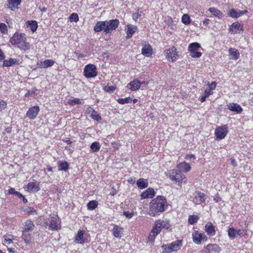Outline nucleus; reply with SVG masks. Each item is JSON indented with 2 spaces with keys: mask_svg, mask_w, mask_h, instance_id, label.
Wrapping results in <instances>:
<instances>
[{
  "mask_svg": "<svg viewBox=\"0 0 253 253\" xmlns=\"http://www.w3.org/2000/svg\"><path fill=\"white\" fill-rule=\"evenodd\" d=\"M59 218L57 216L52 217L50 219L49 226L53 230H57L59 227Z\"/></svg>",
  "mask_w": 253,
  "mask_h": 253,
  "instance_id": "obj_26",
  "label": "nucleus"
},
{
  "mask_svg": "<svg viewBox=\"0 0 253 253\" xmlns=\"http://www.w3.org/2000/svg\"><path fill=\"white\" fill-rule=\"evenodd\" d=\"M69 168L68 163L66 161L60 162L58 166L59 170L67 171Z\"/></svg>",
  "mask_w": 253,
  "mask_h": 253,
  "instance_id": "obj_38",
  "label": "nucleus"
},
{
  "mask_svg": "<svg viewBox=\"0 0 253 253\" xmlns=\"http://www.w3.org/2000/svg\"><path fill=\"white\" fill-rule=\"evenodd\" d=\"M228 109L237 114H240L243 111V109L237 103H230L227 105Z\"/></svg>",
  "mask_w": 253,
  "mask_h": 253,
  "instance_id": "obj_16",
  "label": "nucleus"
},
{
  "mask_svg": "<svg viewBox=\"0 0 253 253\" xmlns=\"http://www.w3.org/2000/svg\"><path fill=\"white\" fill-rule=\"evenodd\" d=\"M28 26H29L32 32H35L38 27V23L36 21L32 20L28 21L27 22Z\"/></svg>",
  "mask_w": 253,
  "mask_h": 253,
  "instance_id": "obj_35",
  "label": "nucleus"
},
{
  "mask_svg": "<svg viewBox=\"0 0 253 253\" xmlns=\"http://www.w3.org/2000/svg\"><path fill=\"white\" fill-rule=\"evenodd\" d=\"M192 238L194 243L196 244H200L202 241H207V237L204 233L194 231L192 233Z\"/></svg>",
  "mask_w": 253,
  "mask_h": 253,
  "instance_id": "obj_9",
  "label": "nucleus"
},
{
  "mask_svg": "<svg viewBox=\"0 0 253 253\" xmlns=\"http://www.w3.org/2000/svg\"><path fill=\"white\" fill-rule=\"evenodd\" d=\"M177 56L178 54L176 51V48L174 46H172L167 50L166 58L169 61H175Z\"/></svg>",
  "mask_w": 253,
  "mask_h": 253,
  "instance_id": "obj_11",
  "label": "nucleus"
},
{
  "mask_svg": "<svg viewBox=\"0 0 253 253\" xmlns=\"http://www.w3.org/2000/svg\"><path fill=\"white\" fill-rule=\"evenodd\" d=\"M167 208L166 198L162 196H158L150 203L148 214L151 216H155L157 214L164 211Z\"/></svg>",
  "mask_w": 253,
  "mask_h": 253,
  "instance_id": "obj_1",
  "label": "nucleus"
},
{
  "mask_svg": "<svg viewBox=\"0 0 253 253\" xmlns=\"http://www.w3.org/2000/svg\"><path fill=\"white\" fill-rule=\"evenodd\" d=\"M132 99L130 97L126 98H118L117 101L120 104H125L126 103H130L132 101Z\"/></svg>",
  "mask_w": 253,
  "mask_h": 253,
  "instance_id": "obj_41",
  "label": "nucleus"
},
{
  "mask_svg": "<svg viewBox=\"0 0 253 253\" xmlns=\"http://www.w3.org/2000/svg\"><path fill=\"white\" fill-rule=\"evenodd\" d=\"M34 227L35 225L31 220H27L25 223L24 228L23 231L31 232Z\"/></svg>",
  "mask_w": 253,
  "mask_h": 253,
  "instance_id": "obj_29",
  "label": "nucleus"
},
{
  "mask_svg": "<svg viewBox=\"0 0 253 253\" xmlns=\"http://www.w3.org/2000/svg\"><path fill=\"white\" fill-rule=\"evenodd\" d=\"M71 22H78L79 20V16L77 13H73L70 16L69 18Z\"/></svg>",
  "mask_w": 253,
  "mask_h": 253,
  "instance_id": "obj_46",
  "label": "nucleus"
},
{
  "mask_svg": "<svg viewBox=\"0 0 253 253\" xmlns=\"http://www.w3.org/2000/svg\"><path fill=\"white\" fill-rule=\"evenodd\" d=\"M68 103L69 105L72 106L76 105V104H81L82 103V101L79 98H74L69 99L68 101Z\"/></svg>",
  "mask_w": 253,
  "mask_h": 253,
  "instance_id": "obj_44",
  "label": "nucleus"
},
{
  "mask_svg": "<svg viewBox=\"0 0 253 253\" xmlns=\"http://www.w3.org/2000/svg\"><path fill=\"white\" fill-rule=\"evenodd\" d=\"M142 13V11L138 9V11L132 14V18L134 20L136 21L139 17H140Z\"/></svg>",
  "mask_w": 253,
  "mask_h": 253,
  "instance_id": "obj_47",
  "label": "nucleus"
},
{
  "mask_svg": "<svg viewBox=\"0 0 253 253\" xmlns=\"http://www.w3.org/2000/svg\"><path fill=\"white\" fill-rule=\"evenodd\" d=\"M5 56L3 51L0 49V60H2L5 58Z\"/></svg>",
  "mask_w": 253,
  "mask_h": 253,
  "instance_id": "obj_58",
  "label": "nucleus"
},
{
  "mask_svg": "<svg viewBox=\"0 0 253 253\" xmlns=\"http://www.w3.org/2000/svg\"><path fill=\"white\" fill-rule=\"evenodd\" d=\"M155 195L154 190L152 188H149L143 192L140 196L141 199L152 198Z\"/></svg>",
  "mask_w": 253,
  "mask_h": 253,
  "instance_id": "obj_17",
  "label": "nucleus"
},
{
  "mask_svg": "<svg viewBox=\"0 0 253 253\" xmlns=\"http://www.w3.org/2000/svg\"><path fill=\"white\" fill-rule=\"evenodd\" d=\"M237 234V230L233 227H230L228 230V235L231 239H234Z\"/></svg>",
  "mask_w": 253,
  "mask_h": 253,
  "instance_id": "obj_42",
  "label": "nucleus"
},
{
  "mask_svg": "<svg viewBox=\"0 0 253 253\" xmlns=\"http://www.w3.org/2000/svg\"><path fill=\"white\" fill-rule=\"evenodd\" d=\"M101 148V145L97 141L93 142L90 145V151L92 153H95L99 150Z\"/></svg>",
  "mask_w": 253,
  "mask_h": 253,
  "instance_id": "obj_34",
  "label": "nucleus"
},
{
  "mask_svg": "<svg viewBox=\"0 0 253 253\" xmlns=\"http://www.w3.org/2000/svg\"><path fill=\"white\" fill-rule=\"evenodd\" d=\"M169 246L170 247V249H171L172 252H176L182 246V241L177 240L174 242H172L169 245Z\"/></svg>",
  "mask_w": 253,
  "mask_h": 253,
  "instance_id": "obj_23",
  "label": "nucleus"
},
{
  "mask_svg": "<svg viewBox=\"0 0 253 253\" xmlns=\"http://www.w3.org/2000/svg\"><path fill=\"white\" fill-rule=\"evenodd\" d=\"M163 229L169 232L172 228L169 221L158 219L155 221L151 232L158 235Z\"/></svg>",
  "mask_w": 253,
  "mask_h": 253,
  "instance_id": "obj_3",
  "label": "nucleus"
},
{
  "mask_svg": "<svg viewBox=\"0 0 253 253\" xmlns=\"http://www.w3.org/2000/svg\"><path fill=\"white\" fill-rule=\"evenodd\" d=\"M221 248L216 244H209L202 251L201 253H219Z\"/></svg>",
  "mask_w": 253,
  "mask_h": 253,
  "instance_id": "obj_10",
  "label": "nucleus"
},
{
  "mask_svg": "<svg viewBox=\"0 0 253 253\" xmlns=\"http://www.w3.org/2000/svg\"><path fill=\"white\" fill-rule=\"evenodd\" d=\"M27 190L32 192H36L39 190L38 185L36 182H29L27 186Z\"/></svg>",
  "mask_w": 253,
  "mask_h": 253,
  "instance_id": "obj_30",
  "label": "nucleus"
},
{
  "mask_svg": "<svg viewBox=\"0 0 253 253\" xmlns=\"http://www.w3.org/2000/svg\"><path fill=\"white\" fill-rule=\"evenodd\" d=\"M0 31L2 34H6L7 32V27L4 23H0Z\"/></svg>",
  "mask_w": 253,
  "mask_h": 253,
  "instance_id": "obj_48",
  "label": "nucleus"
},
{
  "mask_svg": "<svg viewBox=\"0 0 253 253\" xmlns=\"http://www.w3.org/2000/svg\"><path fill=\"white\" fill-rule=\"evenodd\" d=\"M141 84V82L137 79H134L127 84L126 87L132 91L138 90Z\"/></svg>",
  "mask_w": 253,
  "mask_h": 253,
  "instance_id": "obj_15",
  "label": "nucleus"
},
{
  "mask_svg": "<svg viewBox=\"0 0 253 253\" xmlns=\"http://www.w3.org/2000/svg\"><path fill=\"white\" fill-rule=\"evenodd\" d=\"M86 114L90 118L97 121H100L102 118L99 115L97 112L92 107H88L86 109Z\"/></svg>",
  "mask_w": 253,
  "mask_h": 253,
  "instance_id": "obj_14",
  "label": "nucleus"
},
{
  "mask_svg": "<svg viewBox=\"0 0 253 253\" xmlns=\"http://www.w3.org/2000/svg\"><path fill=\"white\" fill-rule=\"evenodd\" d=\"M106 28V22L105 21H98L95 24V26L94 27V31L95 32H99L101 31H103L105 33V29Z\"/></svg>",
  "mask_w": 253,
  "mask_h": 253,
  "instance_id": "obj_20",
  "label": "nucleus"
},
{
  "mask_svg": "<svg viewBox=\"0 0 253 253\" xmlns=\"http://www.w3.org/2000/svg\"><path fill=\"white\" fill-rule=\"evenodd\" d=\"M84 233V231L79 230L76 236L75 242L79 244H84L85 242Z\"/></svg>",
  "mask_w": 253,
  "mask_h": 253,
  "instance_id": "obj_22",
  "label": "nucleus"
},
{
  "mask_svg": "<svg viewBox=\"0 0 253 253\" xmlns=\"http://www.w3.org/2000/svg\"><path fill=\"white\" fill-rule=\"evenodd\" d=\"M7 107V103L3 100L0 99V111H2V110L6 108Z\"/></svg>",
  "mask_w": 253,
  "mask_h": 253,
  "instance_id": "obj_50",
  "label": "nucleus"
},
{
  "mask_svg": "<svg viewBox=\"0 0 253 253\" xmlns=\"http://www.w3.org/2000/svg\"><path fill=\"white\" fill-rule=\"evenodd\" d=\"M200 48H201V45L198 42H193L189 44L188 50L190 53V56L195 58L200 57L202 54L201 52L198 51Z\"/></svg>",
  "mask_w": 253,
  "mask_h": 253,
  "instance_id": "obj_5",
  "label": "nucleus"
},
{
  "mask_svg": "<svg viewBox=\"0 0 253 253\" xmlns=\"http://www.w3.org/2000/svg\"><path fill=\"white\" fill-rule=\"evenodd\" d=\"M192 158L195 159V156L193 154L187 155L186 156V159H192Z\"/></svg>",
  "mask_w": 253,
  "mask_h": 253,
  "instance_id": "obj_62",
  "label": "nucleus"
},
{
  "mask_svg": "<svg viewBox=\"0 0 253 253\" xmlns=\"http://www.w3.org/2000/svg\"><path fill=\"white\" fill-rule=\"evenodd\" d=\"M190 18L188 14H185L182 17V22L185 25H188L190 23Z\"/></svg>",
  "mask_w": 253,
  "mask_h": 253,
  "instance_id": "obj_45",
  "label": "nucleus"
},
{
  "mask_svg": "<svg viewBox=\"0 0 253 253\" xmlns=\"http://www.w3.org/2000/svg\"><path fill=\"white\" fill-rule=\"evenodd\" d=\"M206 195L200 191H196L193 199V203L196 205L201 204L206 200Z\"/></svg>",
  "mask_w": 253,
  "mask_h": 253,
  "instance_id": "obj_13",
  "label": "nucleus"
},
{
  "mask_svg": "<svg viewBox=\"0 0 253 253\" xmlns=\"http://www.w3.org/2000/svg\"><path fill=\"white\" fill-rule=\"evenodd\" d=\"M157 235L155 234V233H152V234H150L148 237L149 240L151 242H153Z\"/></svg>",
  "mask_w": 253,
  "mask_h": 253,
  "instance_id": "obj_54",
  "label": "nucleus"
},
{
  "mask_svg": "<svg viewBox=\"0 0 253 253\" xmlns=\"http://www.w3.org/2000/svg\"><path fill=\"white\" fill-rule=\"evenodd\" d=\"M211 89H206L204 92V95L206 97H208L210 96V95L212 94V93L211 92Z\"/></svg>",
  "mask_w": 253,
  "mask_h": 253,
  "instance_id": "obj_56",
  "label": "nucleus"
},
{
  "mask_svg": "<svg viewBox=\"0 0 253 253\" xmlns=\"http://www.w3.org/2000/svg\"><path fill=\"white\" fill-rule=\"evenodd\" d=\"M208 11H209L214 16L218 17L219 19L223 18L224 15L223 13L215 7H210Z\"/></svg>",
  "mask_w": 253,
  "mask_h": 253,
  "instance_id": "obj_25",
  "label": "nucleus"
},
{
  "mask_svg": "<svg viewBox=\"0 0 253 253\" xmlns=\"http://www.w3.org/2000/svg\"><path fill=\"white\" fill-rule=\"evenodd\" d=\"M106 28L105 29V34H111L113 30H115L119 26L120 21L119 20L112 19L109 21H105Z\"/></svg>",
  "mask_w": 253,
  "mask_h": 253,
  "instance_id": "obj_7",
  "label": "nucleus"
},
{
  "mask_svg": "<svg viewBox=\"0 0 253 253\" xmlns=\"http://www.w3.org/2000/svg\"><path fill=\"white\" fill-rule=\"evenodd\" d=\"M98 203L97 201L93 200L89 202L87 204V209L88 210H93L98 206Z\"/></svg>",
  "mask_w": 253,
  "mask_h": 253,
  "instance_id": "obj_37",
  "label": "nucleus"
},
{
  "mask_svg": "<svg viewBox=\"0 0 253 253\" xmlns=\"http://www.w3.org/2000/svg\"><path fill=\"white\" fill-rule=\"evenodd\" d=\"M209 21L210 20L209 19H205L203 22V24L205 26H207L209 24Z\"/></svg>",
  "mask_w": 253,
  "mask_h": 253,
  "instance_id": "obj_63",
  "label": "nucleus"
},
{
  "mask_svg": "<svg viewBox=\"0 0 253 253\" xmlns=\"http://www.w3.org/2000/svg\"><path fill=\"white\" fill-rule=\"evenodd\" d=\"M230 55L232 58L235 60L237 59L239 56V52L235 48H230L229 50Z\"/></svg>",
  "mask_w": 253,
  "mask_h": 253,
  "instance_id": "obj_39",
  "label": "nucleus"
},
{
  "mask_svg": "<svg viewBox=\"0 0 253 253\" xmlns=\"http://www.w3.org/2000/svg\"><path fill=\"white\" fill-rule=\"evenodd\" d=\"M227 132V127L225 125L217 127L215 130L214 134L216 139H222L226 136Z\"/></svg>",
  "mask_w": 253,
  "mask_h": 253,
  "instance_id": "obj_8",
  "label": "nucleus"
},
{
  "mask_svg": "<svg viewBox=\"0 0 253 253\" xmlns=\"http://www.w3.org/2000/svg\"><path fill=\"white\" fill-rule=\"evenodd\" d=\"M5 21L9 25V26L12 24V20L10 18H6L5 19Z\"/></svg>",
  "mask_w": 253,
  "mask_h": 253,
  "instance_id": "obj_60",
  "label": "nucleus"
},
{
  "mask_svg": "<svg viewBox=\"0 0 253 253\" xmlns=\"http://www.w3.org/2000/svg\"><path fill=\"white\" fill-rule=\"evenodd\" d=\"M142 54L146 57H149L152 55V48L149 44L142 47Z\"/></svg>",
  "mask_w": 253,
  "mask_h": 253,
  "instance_id": "obj_27",
  "label": "nucleus"
},
{
  "mask_svg": "<svg viewBox=\"0 0 253 253\" xmlns=\"http://www.w3.org/2000/svg\"><path fill=\"white\" fill-rule=\"evenodd\" d=\"M25 211L27 212H36V211L35 210H33V209L30 207L27 208Z\"/></svg>",
  "mask_w": 253,
  "mask_h": 253,
  "instance_id": "obj_59",
  "label": "nucleus"
},
{
  "mask_svg": "<svg viewBox=\"0 0 253 253\" xmlns=\"http://www.w3.org/2000/svg\"><path fill=\"white\" fill-rule=\"evenodd\" d=\"M13 236L11 235H9L8 236H4V242L7 243L8 244H10L12 243V240L11 238H7L8 237H12Z\"/></svg>",
  "mask_w": 253,
  "mask_h": 253,
  "instance_id": "obj_53",
  "label": "nucleus"
},
{
  "mask_svg": "<svg viewBox=\"0 0 253 253\" xmlns=\"http://www.w3.org/2000/svg\"><path fill=\"white\" fill-rule=\"evenodd\" d=\"M245 231L243 229H240L237 231V234L239 236H243L245 235Z\"/></svg>",
  "mask_w": 253,
  "mask_h": 253,
  "instance_id": "obj_57",
  "label": "nucleus"
},
{
  "mask_svg": "<svg viewBox=\"0 0 253 253\" xmlns=\"http://www.w3.org/2000/svg\"><path fill=\"white\" fill-rule=\"evenodd\" d=\"M199 217L196 215H190L188 217V222L190 224H194L199 219Z\"/></svg>",
  "mask_w": 253,
  "mask_h": 253,
  "instance_id": "obj_40",
  "label": "nucleus"
},
{
  "mask_svg": "<svg viewBox=\"0 0 253 253\" xmlns=\"http://www.w3.org/2000/svg\"><path fill=\"white\" fill-rule=\"evenodd\" d=\"M137 187L140 189H144L148 187V181L146 179L140 178L136 182Z\"/></svg>",
  "mask_w": 253,
  "mask_h": 253,
  "instance_id": "obj_31",
  "label": "nucleus"
},
{
  "mask_svg": "<svg viewBox=\"0 0 253 253\" xmlns=\"http://www.w3.org/2000/svg\"><path fill=\"white\" fill-rule=\"evenodd\" d=\"M229 15L232 18H238L241 16L239 12L234 9H231L229 10Z\"/></svg>",
  "mask_w": 253,
  "mask_h": 253,
  "instance_id": "obj_43",
  "label": "nucleus"
},
{
  "mask_svg": "<svg viewBox=\"0 0 253 253\" xmlns=\"http://www.w3.org/2000/svg\"><path fill=\"white\" fill-rule=\"evenodd\" d=\"M113 235L117 238H121L123 234L122 229L119 226H116L113 229Z\"/></svg>",
  "mask_w": 253,
  "mask_h": 253,
  "instance_id": "obj_33",
  "label": "nucleus"
},
{
  "mask_svg": "<svg viewBox=\"0 0 253 253\" xmlns=\"http://www.w3.org/2000/svg\"><path fill=\"white\" fill-rule=\"evenodd\" d=\"M137 27L136 26L132 25H127V29L126 31V39H129L131 38L133 34L137 31Z\"/></svg>",
  "mask_w": 253,
  "mask_h": 253,
  "instance_id": "obj_19",
  "label": "nucleus"
},
{
  "mask_svg": "<svg viewBox=\"0 0 253 253\" xmlns=\"http://www.w3.org/2000/svg\"><path fill=\"white\" fill-rule=\"evenodd\" d=\"M26 36L24 34L15 33L10 39L9 42L13 46L21 50H27L30 48V43L26 41Z\"/></svg>",
  "mask_w": 253,
  "mask_h": 253,
  "instance_id": "obj_2",
  "label": "nucleus"
},
{
  "mask_svg": "<svg viewBox=\"0 0 253 253\" xmlns=\"http://www.w3.org/2000/svg\"><path fill=\"white\" fill-rule=\"evenodd\" d=\"M216 87V83L214 82H212L211 84H209V88L211 90L214 89Z\"/></svg>",
  "mask_w": 253,
  "mask_h": 253,
  "instance_id": "obj_55",
  "label": "nucleus"
},
{
  "mask_svg": "<svg viewBox=\"0 0 253 253\" xmlns=\"http://www.w3.org/2000/svg\"><path fill=\"white\" fill-rule=\"evenodd\" d=\"M124 215H125L126 218L130 219L134 215V213L133 212H129V211H124Z\"/></svg>",
  "mask_w": 253,
  "mask_h": 253,
  "instance_id": "obj_52",
  "label": "nucleus"
},
{
  "mask_svg": "<svg viewBox=\"0 0 253 253\" xmlns=\"http://www.w3.org/2000/svg\"><path fill=\"white\" fill-rule=\"evenodd\" d=\"M116 89V87L114 86H106L104 87V90L108 92L112 93Z\"/></svg>",
  "mask_w": 253,
  "mask_h": 253,
  "instance_id": "obj_49",
  "label": "nucleus"
},
{
  "mask_svg": "<svg viewBox=\"0 0 253 253\" xmlns=\"http://www.w3.org/2000/svg\"><path fill=\"white\" fill-rule=\"evenodd\" d=\"M22 0H8V7L12 11L17 8Z\"/></svg>",
  "mask_w": 253,
  "mask_h": 253,
  "instance_id": "obj_28",
  "label": "nucleus"
},
{
  "mask_svg": "<svg viewBox=\"0 0 253 253\" xmlns=\"http://www.w3.org/2000/svg\"><path fill=\"white\" fill-rule=\"evenodd\" d=\"M241 30H242V27L238 22L233 23L228 29L229 32L234 34L239 33Z\"/></svg>",
  "mask_w": 253,
  "mask_h": 253,
  "instance_id": "obj_21",
  "label": "nucleus"
},
{
  "mask_svg": "<svg viewBox=\"0 0 253 253\" xmlns=\"http://www.w3.org/2000/svg\"><path fill=\"white\" fill-rule=\"evenodd\" d=\"M162 247L165 253H169L170 252H172V251H171V249H170L169 245V246H167V245H163Z\"/></svg>",
  "mask_w": 253,
  "mask_h": 253,
  "instance_id": "obj_51",
  "label": "nucleus"
},
{
  "mask_svg": "<svg viewBox=\"0 0 253 253\" xmlns=\"http://www.w3.org/2000/svg\"><path fill=\"white\" fill-rule=\"evenodd\" d=\"M33 94H34V92L33 91H29L26 94V97H29L30 96H32Z\"/></svg>",
  "mask_w": 253,
  "mask_h": 253,
  "instance_id": "obj_61",
  "label": "nucleus"
},
{
  "mask_svg": "<svg viewBox=\"0 0 253 253\" xmlns=\"http://www.w3.org/2000/svg\"><path fill=\"white\" fill-rule=\"evenodd\" d=\"M84 73L86 78H94L97 75V69L94 65L89 64L85 66Z\"/></svg>",
  "mask_w": 253,
  "mask_h": 253,
  "instance_id": "obj_6",
  "label": "nucleus"
},
{
  "mask_svg": "<svg viewBox=\"0 0 253 253\" xmlns=\"http://www.w3.org/2000/svg\"><path fill=\"white\" fill-rule=\"evenodd\" d=\"M169 178L174 181L175 182L178 183V185L181 186V184L183 182L185 183L184 180L186 179L185 176L180 171V170L177 169H173L169 171L167 174Z\"/></svg>",
  "mask_w": 253,
  "mask_h": 253,
  "instance_id": "obj_4",
  "label": "nucleus"
},
{
  "mask_svg": "<svg viewBox=\"0 0 253 253\" xmlns=\"http://www.w3.org/2000/svg\"><path fill=\"white\" fill-rule=\"evenodd\" d=\"M13 65H19V60L15 58H9L8 59L4 60L3 63V67H9Z\"/></svg>",
  "mask_w": 253,
  "mask_h": 253,
  "instance_id": "obj_24",
  "label": "nucleus"
},
{
  "mask_svg": "<svg viewBox=\"0 0 253 253\" xmlns=\"http://www.w3.org/2000/svg\"><path fill=\"white\" fill-rule=\"evenodd\" d=\"M40 111V108L38 106H34L29 108L26 113V116L30 119H35Z\"/></svg>",
  "mask_w": 253,
  "mask_h": 253,
  "instance_id": "obj_12",
  "label": "nucleus"
},
{
  "mask_svg": "<svg viewBox=\"0 0 253 253\" xmlns=\"http://www.w3.org/2000/svg\"><path fill=\"white\" fill-rule=\"evenodd\" d=\"M15 190L13 188H11L8 190V194H13Z\"/></svg>",
  "mask_w": 253,
  "mask_h": 253,
  "instance_id": "obj_64",
  "label": "nucleus"
},
{
  "mask_svg": "<svg viewBox=\"0 0 253 253\" xmlns=\"http://www.w3.org/2000/svg\"><path fill=\"white\" fill-rule=\"evenodd\" d=\"M177 168L180 170H184L185 172L189 171L191 169L190 166L185 162L180 163L177 166Z\"/></svg>",
  "mask_w": 253,
  "mask_h": 253,
  "instance_id": "obj_32",
  "label": "nucleus"
},
{
  "mask_svg": "<svg viewBox=\"0 0 253 253\" xmlns=\"http://www.w3.org/2000/svg\"><path fill=\"white\" fill-rule=\"evenodd\" d=\"M205 230L207 234L210 236L215 234V227L211 222H208L205 227Z\"/></svg>",
  "mask_w": 253,
  "mask_h": 253,
  "instance_id": "obj_18",
  "label": "nucleus"
},
{
  "mask_svg": "<svg viewBox=\"0 0 253 253\" xmlns=\"http://www.w3.org/2000/svg\"><path fill=\"white\" fill-rule=\"evenodd\" d=\"M22 238L26 243H29L31 241V234L29 232L22 231Z\"/></svg>",
  "mask_w": 253,
  "mask_h": 253,
  "instance_id": "obj_36",
  "label": "nucleus"
}]
</instances>
